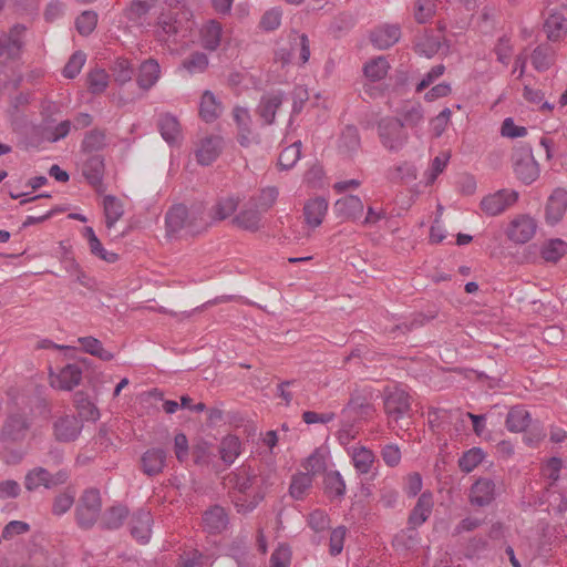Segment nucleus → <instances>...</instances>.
<instances>
[{
    "instance_id": "nucleus-1",
    "label": "nucleus",
    "mask_w": 567,
    "mask_h": 567,
    "mask_svg": "<svg viewBox=\"0 0 567 567\" xmlns=\"http://www.w3.org/2000/svg\"><path fill=\"white\" fill-rule=\"evenodd\" d=\"M395 116H384L377 125L378 136L382 146L393 153L400 152L408 143L406 127L420 138V126L424 122L422 105L417 102H405L395 109Z\"/></svg>"
},
{
    "instance_id": "nucleus-2",
    "label": "nucleus",
    "mask_w": 567,
    "mask_h": 567,
    "mask_svg": "<svg viewBox=\"0 0 567 567\" xmlns=\"http://www.w3.org/2000/svg\"><path fill=\"white\" fill-rule=\"evenodd\" d=\"M538 229L537 220L529 214L514 216L505 229L507 239L515 245H524L530 241Z\"/></svg>"
},
{
    "instance_id": "nucleus-3",
    "label": "nucleus",
    "mask_w": 567,
    "mask_h": 567,
    "mask_svg": "<svg viewBox=\"0 0 567 567\" xmlns=\"http://www.w3.org/2000/svg\"><path fill=\"white\" fill-rule=\"evenodd\" d=\"M255 476L247 468H240L235 473V486L241 493L235 499V506L240 513L251 512L264 498L262 493L254 494L251 499H248L247 492L254 484Z\"/></svg>"
},
{
    "instance_id": "nucleus-4",
    "label": "nucleus",
    "mask_w": 567,
    "mask_h": 567,
    "mask_svg": "<svg viewBox=\"0 0 567 567\" xmlns=\"http://www.w3.org/2000/svg\"><path fill=\"white\" fill-rule=\"evenodd\" d=\"M518 197V193L514 189H499L483 197L481 209L488 216H497L515 205Z\"/></svg>"
},
{
    "instance_id": "nucleus-5",
    "label": "nucleus",
    "mask_w": 567,
    "mask_h": 567,
    "mask_svg": "<svg viewBox=\"0 0 567 567\" xmlns=\"http://www.w3.org/2000/svg\"><path fill=\"white\" fill-rule=\"evenodd\" d=\"M101 511V496L99 491L89 489L81 497L76 509L78 523L82 527H91L97 519Z\"/></svg>"
},
{
    "instance_id": "nucleus-6",
    "label": "nucleus",
    "mask_w": 567,
    "mask_h": 567,
    "mask_svg": "<svg viewBox=\"0 0 567 567\" xmlns=\"http://www.w3.org/2000/svg\"><path fill=\"white\" fill-rule=\"evenodd\" d=\"M50 385L53 389L62 391H71L78 386L82 380V370L75 363H70L54 372L51 368L49 371Z\"/></svg>"
},
{
    "instance_id": "nucleus-7",
    "label": "nucleus",
    "mask_w": 567,
    "mask_h": 567,
    "mask_svg": "<svg viewBox=\"0 0 567 567\" xmlns=\"http://www.w3.org/2000/svg\"><path fill=\"white\" fill-rule=\"evenodd\" d=\"M68 480L65 472H59L52 476L45 468L35 467L29 471L24 477V486L29 492H33L40 487L50 488L58 484H63Z\"/></svg>"
},
{
    "instance_id": "nucleus-8",
    "label": "nucleus",
    "mask_w": 567,
    "mask_h": 567,
    "mask_svg": "<svg viewBox=\"0 0 567 567\" xmlns=\"http://www.w3.org/2000/svg\"><path fill=\"white\" fill-rule=\"evenodd\" d=\"M514 172L524 184H532L539 176V166L529 148L514 156Z\"/></svg>"
},
{
    "instance_id": "nucleus-9",
    "label": "nucleus",
    "mask_w": 567,
    "mask_h": 567,
    "mask_svg": "<svg viewBox=\"0 0 567 567\" xmlns=\"http://www.w3.org/2000/svg\"><path fill=\"white\" fill-rule=\"evenodd\" d=\"M567 212V190L556 188L547 199L545 207V221L555 226L560 223Z\"/></svg>"
},
{
    "instance_id": "nucleus-10",
    "label": "nucleus",
    "mask_w": 567,
    "mask_h": 567,
    "mask_svg": "<svg viewBox=\"0 0 567 567\" xmlns=\"http://www.w3.org/2000/svg\"><path fill=\"white\" fill-rule=\"evenodd\" d=\"M82 431L81 421L73 414L60 415L53 424L54 436L59 441L70 442L78 439Z\"/></svg>"
},
{
    "instance_id": "nucleus-11",
    "label": "nucleus",
    "mask_w": 567,
    "mask_h": 567,
    "mask_svg": "<svg viewBox=\"0 0 567 567\" xmlns=\"http://www.w3.org/2000/svg\"><path fill=\"white\" fill-rule=\"evenodd\" d=\"M336 215L342 220H357L364 210V205L360 197L348 195L339 198L333 206Z\"/></svg>"
},
{
    "instance_id": "nucleus-12",
    "label": "nucleus",
    "mask_w": 567,
    "mask_h": 567,
    "mask_svg": "<svg viewBox=\"0 0 567 567\" xmlns=\"http://www.w3.org/2000/svg\"><path fill=\"white\" fill-rule=\"evenodd\" d=\"M495 484L487 478L477 480L470 491V502L474 506H486L495 498Z\"/></svg>"
},
{
    "instance_id": "nucleus-13",
    "label": "nucleus",
    "mask_w": 567,
    "mask_h": 567,
    "mask_svg": "<svg viewBox=\"0 0 567 567\" xmlns=\"http://www.w3.org/2000/svg\"><path fill=\"white\" fill-rule=\"evenodd\" d=\"M328 200L323 197H315L309 199L303 207L305 221L308 227H319L328 212Z\"/></svg>"
},
{
    "instance_id": "nucleus-14",
    "label": "nucleus",
    "mask_w": 567,
    "mask_h": 567,
    "mask_svg": "<svg viewBox=\"0 0 567 567\" xmlns=\"http://www.w3.org/2000/svg\"><path fill=\"white\" fill-rule=\"evenodd\" d=\"M261 215L262 214L248 202L246 207L234 216L233 224L243 230L255 233L262 226Z\"/></svg>"
},
{
    "instance_id": "nucleus-15",
    "label": "nucleus",
    "mask_w": 567,
    "mask_h": 567,
    "mask_svg": "<svg viewBox=\"0 0 567 567\" xmlns=\"http://www.w3.org/2000/svg\"><path fill=\"white\" fill-rule=\"evenodd\" d=\"M384 404L386 412L395 419H399L410 409L409 394L402 388H394L388 393Z\"/></svg>"
},
{
    "instance_id": "nucleus-16",
    "label": "nucleus",
    "mask_w": 567,
    "mask_h": 567,
    "mask_svg": "<svg viewBox=\"0 0 567 567\" xmlns=\"http://www.w3.org/2000/svg\"><path fill=\"white\" fill-rule=\"evenodd\" d=\"M540 258L548 264H557L567 256V241L561 238H549L539 247Z\"/></svg>"
},
{
    "instance_id": "nucleus-17",
    "label": "nucleus",
    "mask_w": 567,
    "mask_h": 567,
    "mask_svg": "<svg viewBox=\"0 0 567 567\" xmlns=\"http://www.w3.org/2000/svg\"><path fill=\"white\" fill-rule=\"evenodd\" d=\"M161 78V66L155 59L145 60L138 69L137 85L145 91L152 89Z\"/></svg>"
},
{
    "instance_id": "nucleus-18",
    "label": "nucleus",
    "mask_w": 567,
    "mask_h": 567,
    "mask_svg": "<svg viewBox=\"0 0 567 567\" xmlns=\"http://www.w3.org/2000/svg\"><path fill=\"white\" fill-rule=\"evenodd\" d=\"M348 455L359 474H368L375 461L374 453L363 445H354L348 449Z\"/></svg>"
},
{
    "instance_id": "nucleus-19",
    "label": "nucleus",
    "mask_w": 567,
    "mask_h": 567,
    "mask_svg": "<svg viewBox=\"0 0 567 567\" xmlns=\"http://www.w3.org/2000/svg\"><path fill=\"white\" fill-rule=\"evenodd\" d=\"M221 150V140L217 136L204 138L197 146L195 154L200 165L212 164L219 155Z\"/></svg>"
},
{
    "instance_id": "nucleus-20",
    "label": "nucleus",
    "mask_w": 567,
    "mask_h": 567,
    "mask_svg": "<svg viewBox=\"0 0 567 567\" xmlns=\"http://www.w3.org/2000/svg\"><path fill=\"white\" fill-rule=\"evenodd\" d=\"M400 37L401 31L398 25L384 24L372 31L371 41L375 48L384 50L396 43Z\"/></svg>"
},
{
    "instance_id": "nucleus-21",
    "label": "nucleus",
    "mask_w": 567,
    "mask_h": 567,
    "mask_svg": "<svg viewBox=\"0 0 567 567\" xmlns=\"http://www.w3.org/2000/svg\"><path fill=\"white\" fill-rule=\"evenodd\" d=\"M221 40V25L214 21L209 20L202 24L199 28V44L208 50L214 51L219 47Z\"/></svg>"
},
{
    "instance_id": "nucleus-22",
    "label": "nucleus",
    "mask_w": 567,
    "mask_h": 567,
    "mask_svg": "<svg viewBox=\"0 0 567 567\" xmlns=\"http://www.w3.org/2000/svg\"><path fill=\"white\" fill-rule=\"evenodd\" d=\"M433 495L430 492H424L420 495L414 508L412 509L409 522L413 526L422 525L431 515L433 509Z\"/></svg>"
},
{
    "instance_id": "nucleus-23",
    "label": "nucleus",
    "mask_w": 567,
    "mask_h": 567,
    "mask_svg": "<svg viewBox=\"0 0 567 567\" xmlns=\"http://www.w3.org/2000/svg\"><path fill=\"white\" fill-rule=\"evenodd\" d=\"M22 25H14L9 33L0 34V56H13L21 48Z\"/></svg>"
},
{
    "instance_id": "nucleus-24",
    "label": "nucleus",
    "mask_w": 567,
    "mask_h": 567,
    "mask_svg": "<svg viewBox=\"0 0 567 567\" xmlns=\"http://www.w3.org/2000/svg\"><path fill=\"white\" fill-rule=\"evenodd\" d=\"M132 535L142 544H146L151 538L152 517L150 512L141 511L132 517Z\"/></svg>"
},
{
    "instance_id": "nucleus-25",
    "label": "nucleus",
    "mask_w": 567,
    "mask_h": 567,
    "mask_svg": "<svg viewBox=\"0 0 567 567\" xmlns=\"http://www.w3.org/2000/svg\"><path fill=\"white\" fill-rule=\"evenodd\" d=\"M284 95L281 92H269L262 95L258 105V113L268 124L275 120L276 111L282 104Z\"/></svg>"
},
{
    "instance_id": "nucleus-26",
    "label": "nucleus",
    "mask_w": 567,
    "mask_h": 567,
    "mask_svg": "<svg viewBox=\"0 0 567 567\" xmlns=\"http://www.w3.org/2000/svg\"><path fill=\"white\" fill-rule=\"evenodd\" d=\"M221 114V105L210 91H205L199 102V115L205 122H213Z\"/></svg>"
},
{
    "instance_id": "nucleus-27",
    "label": "nucleus",
    "mask_w": 567,
    "mask_h": 567,
    "mask_svg": "<svg viewBox=\"0 0 567 567\" xmlns=\"http://www.w3.org/2000/svg\"><path fill=\"white\" fill-rule=\"evenodd\" d=\"M159 131L162 137L168 144H176L182 138V130L177 118L171 114H164L159 118Z\"/></svg>"
},
{
    "instance_id": "nucleus-28",
    "label": "nucleus",
    "mask_w": 567,
    "mask_h": 567,
    "mask_svg": "<svg viewBox=\"0 0 567 567\" xmlns=\"http://www.w3.org/2000/svg\"><path fill=\"white\" fill-rule=\"evenodd\" d=\"M165 452L161 449H151L142 456L143 470L147 475H156L165 465Z\"/></svg>"
},
{
    "instance_id": "nucleus-29",
    "label": "nucleus",
    "mask_w": 567,
    "mask_h": 567,
    "mask_svg": "<svg viewBox=\"0 0 567 567\" xmlns=\"http://www.w3.org/2000/svg\"><path fill=\"white\" fill-rule=\"evenodd\" d=\"M27 429L28 422L24 414H11L3 426L2 436L4 439L19 440L24 435Z\"/></svg>"
},
{
    "instance_id": "nucleus-30",
    "label": "nucleus",
    "mask_w": 567,
    "mask_h": 567,
    "mask_svg": "<svg viewBox=\"0 0 567 567\" xmlns=\"http://www.w3.org/2000/svg\"><path fill=\"white\" fill-rule=\"evenodd\" d=\"M241 442L235 435L225 436L219 444V455L224 463L230 465L240 455Z\"/></svg>"
},
{
    "instance_id": "nucleus-31",
    "label": "nucleus",
    "mask_w": 567,
    "mask_h": 567,
    "mask_svg": "<svg viewBox=\"0 0 567 567\" xmlns=\"http://www.w3.org/2000/svg\"><path fill=\"white\" fill-rule=\"evenodd\" d=\"M545 31L550 41H558L567 34V21L560 13H551L545 22Z\"/></svg>"
},
{
    "instance_id": "nucleus-32",
    "label": "nucleus",
    "mask_w": 567,
    "mask_h": 567,
    "mask_svg": "<svg viewBox=\"0 0 567 567\" xmlns=\"http://www.w3.org/2000/svg\"><path fill=\"white\" fill-rule=\"evenodd\" d=\"M203 522L209 533H219L227 526V515L224 508L215 506L205 513Z\"/></svg>"
},
{
    "instance_id": "nucleus-33",
    "label": "nucleus",
    "mask_w": 567,
    "mask_h": 567,
    "mask_svg": "<svg viewBox=\"0 0 567 567\" xmlns=\"http://www.w3.org/2000/svg\"><path fill=\"white\" fill-rule=\"evenodd\" d=\"M278 194L279 192L276 187L268 186L262 188L256 196H252L249 199V203L261 214H264L275 205L278 198Z\"/></svg>"
},
{
    "instance_id": "nucleus-34",
    "label": "nucleus",
    "mask_w": 567,
    "mask_h": 567,
    "mask_svg": "<svg viewBox=\"0 0 567 567\" xmlns=\"http://www.w3.org/2000/svg\"><path fill=\"white\" fill-rule=\"evenodd\" d=\"M82 347V350L91 355L97 357L103 361H110L114 358V354L104 349L101 341L94 337H81L78 339Z\"/></svg>"
},
{
    "instance_id": "nucleus-35",
    "label": "nucleus",
    "mask_w": 567,
    "mask_h": 567,
    "mask_svg": "<svg viewBox=\"0 0 567 567\" xmlns=\"http://www.w3.org/2000/svg\"><path fill=\"white\" fill-rule=\"evenodd\" d=\"M291 42L295 63L299 66L306 65L310 59V41L308 35L305 33H296Z\"/></svg>"
},
{
    "instance_id": "nucleus-36",
    "label": "nucleus",
    "mask_w": 567,
    "mask_h": 567,
    "mask_svg": "<svg viewBox=\"0 0 567 567\" xmlns=\"http://www.w3.org/2000/svg\"><path fill=\"white\" fill-rule=\"evenodd\" d=\"M209 61L205 53L196 52L185 59L178 68L179 72H186L189 75L203 73L208 68Z\"/></svg>"
},
{
    "instance_id": "nucleus-37",
    "label": "nucleus",
    "mask_w": 567,
    "mask_h": 567,
    "mask_svg": "<svg viewBox=\"0 0 567 567\" xmlns=\"http://www.w3.org/2000/svg\"><path fill=\"white\" fill-rule=\"evenodd\" d=\"M187 209L185 206H174L166 215V229L169 236L177 234L185 226Z\"/></svg>"
},
{
    "instance_id": "nucleus-38",
    "label": "nucleus",
    "mask_w": 567,
    "mask_h": 567,
    "mask_svg": "<svg viewBox=\"0 0 567 567\" xmlns=\"http://www.w3.org/2000/svg\"><path fill=\"white\" fill-rule=\"evenodd\" d=\"M530 422L529 413L523 408L512 409L506 417V426L511 432H523Z\"/></svg>"
},
{
    "instance_id": "nucleus-39",
    "label": "nucleus",
    "mask_w": 567,
    "mask_h": 567,
    "mask_svg": "<svg viewBox=\"0 0 567 567\" xmlns=\"http://www.w3.org/2000/svg\"><path fill=\"white\" fill-rule=\"evenodd\" d=\"M301 155V142L295 141L287 147H285L278 159V165L281 169H290L292 168L297 162L300 159Z\"/></svg>"
},
{
    "instance_id": "nucleus-40",
    "label": "nucleus",
    "mask_w": 567,
    "mask_h": 567,
    "mask_svg": "<svg viewBox=\"0 0 567 567\" xmlns=\"http://www.w3.org/2000/svg\"><path fill=\"white\" fill-rule=\"evenodd\" d=\"M436 0H414L413 16L416 22L426 23L436 13Z\"/></svg>"
},
{
    "instance_id": "nucleus-41",
    "label": "nucleus",
    "mask_w": 567,
    "mask_h": 567,
    "mask_svg": "<svg viewBox=\"0 0 567 567\" xmlns=\"http://www.w3.org/2000/svg\"><path fill=\"white\" fill-rule=\"evenodd\" d=\"M103 207L106 226L111 228L122 217L124 213L123 205L116 197L107 195L103 198Z\"/></svg>"
},
{
    "instance_id": "nucleus-42",
    "label": "nucleus",
    "mask_w": 567,
    "mask_h": 567,
    "mask_svg": "<svg viewBox=\"0 0 567 567\" xmlns=\"http://www.w3.org/2000/svg\"><path fill=\"white\" fill-rule=\"evenodd\" d=\"M389 63L388 61L382 58V56H379L377 59H373L371 61H369L365 65H364V75L372 82H375V81H380L382 80L388 71H389Z\"/></svg>"
},
{
    "instance_id": "nucleus-43",
    "label": "nucleus",
    "mask_w": 567,
    "mask_h": 567,
    "mask_svg": "<svg viewBox=\"0 0 567 567\" xmlns=\"http://www.w3.org/2000/svg\"><path fill=\"white\" fill-rule=\"evenodd\" d=\"M234 120L237 123L239 131H240V137L239 142L241 145L246 146L249 144V137L246 133H249V125L251 122L249 111L245 107H235L234 109Z\"/></svg>"
},
{
    "instance_id": "nucleus-44",
    "label": "nucleus",
    "mask_w": 567,
    "mask_h": 567,
    "mask_svg": "<svg viewBox=\"0 0 567 567\" xmlns=\"http://www.w3.org/2000/svg\"><path fill=\"white\" fill-rule=\"evenodd\" d=\"M450 161V154L449 153H441L440 155L435 156L432 162L429 165V168L424 173V178L426 184H432L435 182L437 176L443 173V171L446 168L447 163Z\"/></svg>"
},
{
    "instance_id": "nucleus-45",
    "label": "nucleus",
    "mask_w": 567,
    "mask_h": 567,
    "mask_svg": "<svg viewBox=\"0 0 567 567\" xmlns=\"http://www.w3.org/2000/svg\"><path fill=\"white\" fill-rule=\"evenodd\" d=\"M485 453L480 447H473L465 452L458 460V466L463 472H472L478 464L483 462Z\"/></svg>"
},
{
    "instance_id": "nucleus-46",
    "label": "nucleus",
    "mask_w": 567,
    "mask_h": 567,
    "mask_svg": "<svg viewBox=\"0 0 567 567\" xmlns=\"http://www.w3.org/2000/svg\"><path fill=\"white\" fill-rule=\"evenodd\" d=\"M564 462L561 458L553 456L549 457L542 466L543 476L549 482V485H555L560 478Z\"/></svg>"
},
{
    "instance_id": "nucleus-47",
    "label": "nucleus",
    "mask_w": 567,
    "mask_h": 567,
    "mask_svg": "<svg viewBox=\"0 0 567 567\" xmlns=\"http://www.w3.org/2000/svg\"><path fill=\"white\" fill-rule=\"evenodd\" d=\"M312 485V477L309 473H300L292 477L289 493L296 499H301Z\"/></svg>"
},
{
    "instance_id": "nucleus-48",
    "label": "nucleus",
    "mask_w": 567,
    "mask_h": 567,
    "mask_svg": "<svg viewBox=\"0 0 567 567\" xmlns=\"http://www.w3.org/2000/svg\"><path fill=\"white\" fill-rule=\"evenodd\" d=\"M324 489L329 496L340 497L346 492V483L339 472H329L324 476Z\"/></svg>"
},
{
    "instance_id": "nucleus-49",
    "label": "nucleus",
    "mask_w": 567,
    "mask_h": 567,
    "mask_svg": "<svg viewBox=\"0 0 567 567\" xmlns=\"http://www.w3.org/2000/svg\"><path fill=\"white\" fill-rule=\"evenodd\" d=\"M239 205V198L228 196L217 202L214 207V217L217 219H225L230 217Z\"/></svg>"
},
{
    "instance_id": "nucleus-50",
    "label": "nucleus",
    "mask_w": 567,
    "mask_h": 567,
    "mask_svg": "<svg viewBox=\"0 0 567 567\" xmlns=\"http://www.w3.org/2000/svg\"><path fill=\"white\" fill-rule=\"evenodd\" d=\"M443 49V43L434 39V37L425 33L416 43L417 53L432 58Z\"/></svg>"
},
{
    "instance_id": "nucleus-51",
    "label": "nucleus",
    "mask_w": 567,
    "mask_h": 567,
    "mask_svg": "<svg viewBox=\"0 0 567 567\" xmlns=\"http://www.w3.org/2000/svg\"><path fill=\"white\" fill-rule=\"evenodd\" d=\"M75 492L73 489L64 491L59 494L53 502L52 512L56 516L65 514L73 505Z\"/></svg>"
},
{
    "instance_id": "nucleus-52",
    "label": "nucleus",
    "mask_w": 567,
    "mask_h": 567,
    "mask_svg": "<svg viewBox=\"0 0 567 567\" xmlns=\"http://www.w3.org/2000/svg\"><path fill=\"white\" fill-rule=\"evenodd\" d=\"M532 62L537 70H546L554 62V52L547 47H538L533 52Z\"/></svg>"
},
{
    "instance_id": "nucleus-53",
    "label": "nucleus",
    "mask_w": 567,
    "mask_h": 567,
    "mask_svg": "<svg viewBox=\"0 0 567 567\" xmlns=\"http://www.w3.org/2000/svg\"><path fill=\"white\" fill-rule=\"evenodd\" d=\"M97 14L94 11H84L76 19V29L83 34H90L96 27Z\"/></svg>"
},
{
    "instance_id": "nucleus-54",
    "label": "nucleus",
    "mask_w": 567,
    "mask_h": 567,
    "mask_svg": "<svg viewBox=\"0 0 567 567\" xmlns=\"http://www.w3.org/2000/svg\"><path fill=\"white\" fill-rule=\"evenodd\" d=\"M89 87L93 93H102L109 84V75L104 70H93L87 78Z\"/></svg>"
},
{
    "instance_id": "nucleus-55",
    "label": "nucleus",
    "mask_w": 567,
    "mask_h": 567,
    "mask_svg": "<svg viewBox=\"0 0 567 567\" xmlns=\"http://www.w3.org/2000/svg\"><path fill=\"white\" fill-rule=\"evenodd\" d=\"M157 33L161 38L171 37L172 34L176 33L177 25H176V19L174 14L172 13H161L157 22Z\"/></svg>"
},
{
    "instance_id": "nucleus-56",
    "label": "nucleus",
    "mask_w": 567,
    "mask_h": 567,
    "mask_svg": "<svg viewBox=\"0 0 567 567\" xmlns=\"http://www.w3.org/2000/svg\"><path fill=\"white\" fill-rule=\"evenodd\" d=\"M282 11L279 8H271L261 17L260 27L265 31H274L280 25Z\"/></svg>"
},
{
    "instance_id": "nucleus-57",
    "label": "nucleus",
    "mask_w": 567,
    "mask_h": 567,
    "mask_svg": "<svg viewBox=\"0 0 567 567\" xmlns=\"http://www.w3.org/2000/svg\"><path fill=\"white\" fill-rule=\"evenodd\" d=\"M29 530L30 526L28 523L22 520H11L3 527L2 538L4 540H11L17 536L28 533Z\"/></svg>"
},
{
    "instance_id": "nucleus-58",
    "label": "nucleus",
    "mask_w": 567,
    "mask_h": 567,
    "mask_svg": "<svg viewBox=\"0 0 567 567\" xmlns=\"http://www.w3.org/2000/svg\"><path fill=\"white\" fill-rule=\"evenodd\" d=\"M527 134L525 126L517 125L512 117H506L501 127V135L507 138L524 137Z\"/></svg>"
},
{
    "instance_id": "nucleus-59",
    "label": "nucleus",
    "mask_w": 567,
    "mask_h": 567,
    "mask_svg": "<svg viewBox=\"0 0 567 567\" xmlns=\"http://www.w3.org/2000/svg\"><path fill=\"white\" fill-rule=\"evenodd\" d=\"M451 116V110L445 107L431 121V130L435 137H440L445 132Z\"/></svg>"
},
{
    "instance_id": "nucleus-60",
    "label": "nucleus",
    "mask_w": 567,
    "mask_h": 567,
    "mask_svg": "<svg viewBox=\"0 0 567 567\" xmlns=\"http://www.w3.org/2000/svg\"><path fill=\"white\" fill-rule=\"evenodd\" d=\"M84 63L85 54L82 52L74 53L63 69L64 76L69 79L75 78L81 72Z\"/></svg>"
},
{
    "instance_id": "nucleus-61",
    "label": "nucleus",
    "mask_w": 567,
    "mask_h": 567,
    "mask_svg": "<svg viewBox=\"0 0 567 567\" xmlns=\"http://www.w3.org/2000/svg\"><path fill=\"white\" fill-rule=\"evenodd\" d=\"M390 177L392 179L413 181L416 178V168L413 164L404 162L391 171Z\"/></svg>"
},
{
    "instance_id": "nucleus-62",
    "label": "nucleus",
    "mask_w": 567,
    "mask_h": 567,
    "mask_svg": "<svg viewBox=\"0 0 567 567\" xmlns=\"http://www.w3.org/2000/svg\"><path fill=\"white\" fill-rule=\"evenodd\" d=\"M133 66L126 59H118L114 65V76L120 83H125L132 79Z\"/></svg>"
},
{
    "instance_id": "nucleus-63",
    "label": "nucleus",
    "mask_w": 567,
    "mask_h": 567,
    "mask_svg": "<svg viewBox=\"0 0 567 567\" xmlns=\"http://www.w3.org/2000/svg\"><path fill=\"white\" fill-rule=\"evenodd\" d=\"M346 534L347 529L343 526H339L332 530L329 543V550L331 555L336 556L342 551Z\"/></svg>"
},
{
    "instance_id": "nucleus-64",
    "label": "nucleus",
    "mask_w": 567,
    "mask_h": 567,
    "mask_svg": "<svg viewBox=\"0 0 567 567\" xmlns=\"http://www.w3.org/2000/svg\"><path fill=\"white\" fill-rule=\"evenodd\" d=\"M270 567H288L290 563V549L285 545H280L272 553Z\"/></svg>"
}]
</instances>
